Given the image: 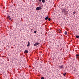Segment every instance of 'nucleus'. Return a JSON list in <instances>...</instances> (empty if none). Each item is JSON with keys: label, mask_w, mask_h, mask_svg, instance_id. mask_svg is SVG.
<instances>
[{"label": "nucleus", "mask_w": 79, "mask_h": 79, "mask_svg": "<svg viewBox=\"0 0 79 79\" xmlns=\"http://www.w3.org/2000/svg\"><path fill=\"white\" fill-rule=\"evenodd\" d=\"M62 12H64L65 14H67L68 12L66 10H65V9H63L62 10Z\"/></svg>", "instance_id": "obj_2"}, {"label": "nucleus", "mask_w": 79, "mask_h": 79, "mask_svg": "<svg viewBox=\"0 0 79 79\" xmlns=\"http://www.w3.org/2000/svg\"><path fill=\"white\" fill-rule=\"evenodd\" d=\"M63 65H61L60 66V69H62V68H63Z\"/></svg>", "instance_id": "obj_11"}, {"label": "nucleus", "mask_w": 79, "mask_h": 79, "mask_svg": "<svg viewBox=\"0 0 79 79\" xmlns=\"http://www.w3.org/2000/svg\"><path fill=\"white\" fill-rule=\"evenodd\" d=\"M67 33H68L67 31H65L64 34L65 35H67Z\"/></svg>", "instance_id": "obj_12"}, {"label": "nucleus", "mask_w": 79, "mask_h": 79, "mask_svg": "<svg viewBox=\"0 0 79 79\" xmlns=\"http://www.w3.org/2000/svg\"><path fill=\"white\" fill-rule=\"evenodd\" d=\"M42 1L43 3H45V0H42Z\"/></svg>", "instance_id": "obj_6"}, {"label": "nucleus", "mask_w": 79, "mask_h": 79, "mask_svg": "<svg viewBox=\"0 0 79 79\" xmlns=\"http://www.w3.org/2000/svg\"><path fill=\"white\" fill-rule=\"evenodd\" d=\"M79 55H76V56L77 57V56H79Z\"/></svg>", "instance_id": "obj_16"}, {"label": "nucleus", "mask_w": 79, "mask_h": 79, "mask_svg": "<svg viewBox=\"0 0 79 79\" xmlns=\"http://www.w3.org/2000/svg\"><path fill=\"white\" fill-rule=\"evenodd\" d=\"M42 9V7L41 6H40V7H37L36 8V10H40V9Z\"/></svg>", "instance_id": "obj_1"}, {"label": "nucleus", "mask_w": 79, "mask_h": 79, "mask_svg": "<svg viewBox=\"0 0 79 79\" xmlns=\"http://www.w3.org/2000/svg\"><path fill=\"white\" fill-rule=\"evenodd\" d=\"M62 74L64 75V76H65L66 75V73H62Z\"/></svg>", "instance_id": "obj_10"}, {"label": "nucleus", "mask_w": 79, "mask_h": 79, "mask_svg": "<svg viewBox=\"0 0 79 79\" xmlns=\"http://www.w3.org/2000/svg\"><path fill=\"white\" fill-rule=\"evenodd\" d=\"M48 19V16H46V18H45V19L46 20H47V19Z\"/></svg>", "instance_id": "obj_5"}, {"label": "nucleus", "mask_w": 79, "mask_h": 79, "mask_svg": "<svg viewBox=\"0 0 79 79\" xmlns=\"http://www.w3.org/2000/svg\"><path fill=\"white\" fill-rule=\"evenodd\" d=\"M75 12H73V15H74L75 14Z\"/></svg>", "instance_id": "obj_18"}, {"label": "nucleus", "mask_w": 79, "mask_h": 79, "mask_svg": "<svg viewBox=\"0 0 79 79\" xmlns=\"http://www.w3.org/2000/svg\"><path fill=\"white\" fill-rule=\"evenodd\" d=\"M40 44V43H35V44H34V46H36V45H39Z\"/></svg>", "instance_id": "obj_3"}, {"label": "nucleus", "mask_w": 79, "mask_h": 79, "mask_svg": "<svg viewBox=\"0 0 79 79\" xmlns=\"http://www.w3.org/2000/svg\"><path fill=\"white\" fill-rule=\"evenodd\" d=\"M30 45V43L29 41H28V44L27 45V46H29Z\"/></svg>", "instance_id": "obj_4"}, {"label": "nucleus", "mask_w": 79, "mask_h": 79, "mask_svg": "<svg viewBox=\"0 0 79 79\" xmlns=\"http://www.w3.org/2000/svg\"><path fill=\"white\" fill-rule=\"evenodd\" d=\"M36 32H37V31H36V30H35V31H34L35 33H36Z\"/></svg>", "instance_id": "obj_15"}, {"label": "nucleus", "mask_w": 79, "mask_h": 79, "mask_svg": "<svg viewBox=\"0 0 79 79\" xmlns=\"http://www.w3.org/2000/svg\"><path fill=\"white\" fill-rule=\"evenodd\" d=\"M59 33H61V30H59Z\"/></svg>", "instance_id": "obj_17"}, {"label": "nucleus", "mask_w": 79, "mask_h": 79, "mask_svg": "<svg viewBox=\"0 0 79 79\" xmlns=\"http://www.w3.org/2000/svg\"><path fill=\"white\" fill-rule=\"evenodd\" d=\"M8 18H9V19L10 20L11 19V18L10 16H9V15H8Z\"/></svg>", "instance_id": "obj_8"}, {"label": "nucleus", "mask_w": 79, "mask_h": 79, "mask_svg": "<svg viewBox=\"0 0 79 79\" xmlns=\"http://www.w3.org/2000/svg\"><path fill=\"white\" fill-rule=\"evenodd\" d=\"M48 21H50V20L51 19L50 18H49L48 19Z\"/></svg>", "instance_id": "obj_14"}, {"label": "nucleus", "mask_w": 79, "mask_h": 79, "mask_svg": "<svg viewBox=\"0 0 79 79\" xmlns=\"http://www.w3.org/2000/svg\"><path fill=\"white\" fill-rule=\"evenodd\" d=\"M39 1H40V2H41V0H39Z\"/></svg>", "instance_id": "obj_19"}, {"label": "nucleus", "mask_w": 79, "mask_h": 79, "mask_svg": "<svg viewBox=\"0 0 79 79\" xmlns=\"http://www.w3.org/2000/svg\"><path fill=\"white\" fill-rule=\"evenodd\" d=\"M41 79H45V78L44 77H42Z\"/></svg>", "instance_id": "obj_13"}, {"label": "nucleus", "mask_w": 79, "mask_h": 79, "mask_svg": "<svg viewBox=\"0 0 79 79\" xmlns=\"http://www.w3.org/2000/svg\"><path fill=\"white\" fill-rule=\"evenodd\" d=\"M25 52L26 53H28V50H25Z\"/></svg>", "instance_id": "obj_7"}, {"label": "nucleus", "mask_w": 79, "mask_h": 79, "mask_svg": "<svg viewBox=\"0 0 79 79\" xmlns=\"http://www.w3.org/2000/svg\"><path fill=\"white\" fill-rule=\"evenodd\" d=\"M76 37L77 38H79V36H78V35H76Z\"/></svg>", "instance_id": "obj_9"}]
</instances>
